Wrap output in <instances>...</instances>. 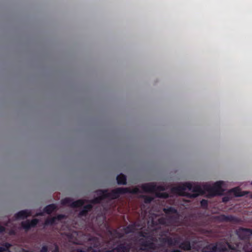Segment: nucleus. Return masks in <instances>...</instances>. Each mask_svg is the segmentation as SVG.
<instances>
[{"label":"nucleus","instance_id":"nucleus-2","mask_svg":"<svg viewBox=\"0 0 252 252\" xmlns=\"http://www.w3.org/2000/svg\"><path fill=\"white\" fill-rule=\"evenodd\" d=\"M139 192V189L137 187L133 189L119 188L110 192L107 190H100L97 191V194L98 195V197L92 200V202L94 203H98L101 202L104 199L117 198L121 194H124L127 192L138 193Z\"/></svg>","mask_w":252,"mask_h":252},{"label":"nucleus","instance_id":"nucleus-17","mask_svg":"<svg viewBox=\"0 0 252 252\" xmlns=\"http://www.w3.org/2000/svg\"><path fill=\"white\" fill-rule=\"evenodd\" d=\"M9 247H10V245L8 243H6L2 247H0V252H2L4 251H5V252H6V251L8 249Z\"/></svg>","mask_w":252,"mask_h":252},{"label":"nucleus","instance_id":"nucleus-3","mask_svg":"<svg viewBox=\"0 0 252 252\" xmlns=\"http://www.w3.org/2000/svg\"><path fill=\"white\" fill-rule=\"evenodd\" d=\"M142 190L145 192H154L158 197L167 198L169 196L166 192H158L160 191H163L166 189L164 185H157L155 183L145 184L141 186Z\"/></svg>","mask_w":252,"mask_h":252},{"label":"nucleus","instance_id":"nucleus-21","mask_svg":"<svg viewBox=\"0 0 252 252\" xmlns=\"http://www.w3.org/2000/svg\"><path fill=\"white\" fill-rule=\"evenodd\" d=\"M229 200V198L227 196H225L223 197L222 201L223 202H227Z\"/></svg>","mask_w":252,"mask_h":252},{"label":"nucleus","instance_id":"nucleus-8","mask_svg":"<svg viewBox=\"0 0 252 252\" xmlns=\"http://www.w3.org/2000/svg\"><path fill=\"white\" fill-rule=\"evenodd\" d=\"M38 223L37 219H33L31 221L27 220L22 222V226L25 229H28L32 227H33Z\"/></svg>","mask_w":252,"mask_h":252},{"label":"nucleus","instance_id":"nucleus-7","mask_svg":"<svg viewBox=\"0 0 252 252\" xmlns=\"http://www.w3.org/2000/svg\"><path fill=\"white\" fill-rule=\"evenodd\" d=\"M237 234L241 239L247 238L250 234H252L251 230L245 228H240L237 231Z\"/></svg>","mask_w":252,"mask_h":252},{"label":"nucleus","instance_id":"nucleus-27","mask_svg":"<svg viewBox=\"0 0 252 252\" xmlns=\"http://www.w3.org/2000/svg\"><path fill=\"white\" fill-rule=\"evenodd\" d=\"M14 233V231L13 230H11L9 232V234H12Z\"/></svg>","mask_w":252,"mask_h":252},{"label":"nucleus","instance_id":"nucleus-4","mask_svg":"<svg viewBox=\"0 0 252 252\" xmlns=\"http://www.w3.org/2000/svg\"><path fill=\"white\" fill-rule=\"evenodd\" d=\"M165 213L167 215V217L168 218L167 222L165 219L161 218L158 219L159 223L165 224L167 225L174 224V221L176 219V217L178 215L177 211L172 207H170L167 209H164Z\"/></svg>","mask_w":252,"mask_h":252},{"label":"nucleus","instance_id":"nucleus-12","mask_svg":"<svg viewBox=\"0 0 252 252\" xmlns=\"http://www.w3.org/2000/svg\"><path fill=\"white\" fill-rule=\"evenodd\" d=\"M57 208V206L54 204H50L48 206H47L44 209V212L45 213H46L48 214L51 213L52 212H53L54 210H55Z\"/></svg>","mask_w":252,"mask_h":252},{"label":"nucleus","instance_id":"nucleus-6","mask_svg":"<svg viewBox=\"0 0 252 252\" xmlns=\"http://www.w3.org/2000/svg\"><path fill=\"white\" fill-rule=\"evenodd\" d=\"M70 199L69 198H65L62 200V204L63 205L69 204L71 207H81L85 205V202L83 200H78L76 201L70 203Z\"/></svg>","mask_w":252,"mask_h":252},{"label":"nucleus","instance_id":"nucleus-22","mask_svg":"<svg viewBox=\"0 0 252 252\" xmlns=\"http://www.w3.org/2000/svg\"><path fill=\"white\" fill-rule=\"evenodd\" d=\"M53 252H59V249H58L57 246L55 245V250Z\"/></svg>","mask_w":252,"mask_h":252},{"label":"nucleus","instance_id":"nucleus-24","mask_svg":"<svg viewBox=\"0 0 252 252\" xmlns=\"http://www.w3.org/2000/svg\"><path fill=\"white\" fill-rule=\"evenodd\" d=\"M171 252H180V251H179L178 250H175L172 251Z\"/></svg>","mask_w":252,"mask_h":252},{"label":"nucleus","instance_id":"nucleus-9","mask_svg":"<svg viewBox=\"0 0 252 252\" xmlns=\"http://www.w3.org/2000/svg\"><path fill=\"white\" fill-rule=\"evenodd\" d=\"M31 211L28 210H22L18 212L15 215L16 219H21L30 216L31 215Z\"/></svg>","mask_w":252,"mask_h":252},{"label":"nucleus","instance_id":"nucleus-30","mask_svg":"<svg viewBox=\"0 0 252 252\" xmlns=\"http://www.w3.org/2000/svg\"><path fill=\"white\" fill-rule=\"evenodd\" d=\"M251 185H252V183H251Z\"/></svg>","mask_w":252,"mask_h":252},{"label":"nucleus","instance_id":"nucleus-20","mask_svg":"<svg viewBox=\"0 0 252 252\" xmlns=\"http://www.w3.org/2000/svg\"><path fill=\"white\" fill-rule=\"evenodd\" d=\"M47 251V248L46 246H43L41 250V252H46Z\"/></svg>","mask_w":252,"mask_h":252},{"label":"nucleus","instance_id":"nucleus-15","mask_svg":"<svg viewBox=\"0 0 252 252\" xmlns=\"http://www.w3.org/2000/svg\"><path fill=\"white\" fill-rule=\"evenodd\" d=\"M180 247L185 250H189L190 249V245L188 241H186L180 245Z\"/></svg>","mask_w":252,"mask_h":252},{"label":"nucleus","instance_id":"nucleus-28","mask_svg":"<svg viewBox=\"0 0 252 252\" xmlns=\"http://www.w3.org/2000/svg\"><path fill=\"white\" fill-rule=\"evenodd\" d=\"M145 246L146 247H152V245H150V246L147 244H145Z\"/></svg>","mask_w":252,"mask_h":252},{"label":"nucleus","instance_id":"nucleus-29","mask_svg":"<svg viewBox=\"0 0 252 252\" xmlns=\"http://www.w3.org/2000/svg\"><path fill=\"white\" fill-rule=\"evenodd\" d=\"M226 245H227V246L229 248H230V245H228V244H226Z\"/></svg>","mask_w":252,"mask_h":252},{"label":"nucleus","instance_id":"nucleus-13","mask_svg":"<svg viewBox=\"0 0 252 252\" xmlns=\"http://www.w3.org/2000/svg\"><path fill=\"white\" fill-rule=\"evenodd\" d=\"M117 180L118 184L125 185L126 184V177L124 174L118 175L117 177Z\"/></svg>","mask_w":252,"mask_h":252},{"label":"nucleus","instance_id":"nucleus-11","mask_svg":"<svg viewBox=\"0 0 252 252\" xmlns=\"http://www.w3.org/2000/svg\"><path fill=\"white\" fill-rule=\"evenodd\" d=\"M230 194H233L235 197L242 196L244 195L243 192H242L239 188H234L229 190Z\"/></svg>","mask_w":252,"mask_h":252},{"label":"nucleus","instance_id":"nucleus-25","mask_svg":"<svg viewBox=\"0 0 252 252\" xmlns=\"http://www.w3.org/2000/svg\"><path fill=\"white\" fill-rule=\"evenodd\" d=\"M169 243L171 245H175L176 244V242H169Z\"/></svg>","mask_w":252,"mask_h":252},{"label":"nucleus","instance_id":"nucleus-23","mask_svg":"<svg viewBox=\"0 0 252 252\" xmlns=\"http://www.w3.org/2000/svg\"><path fill=\"white\" fill-rule=\"evenodd\" d=\"M4 230V228L3 227L0 226V232H1Z\"/></svg>","mask_w":252,"mask_h":252},{"label":"nucleus","instance_id":"nucleus-26","mask_svg":"<svg viewBox=\"0 0 252 252\" xmlns=\"http://www.w3.org/2000/svg\"><path fill=\"white\" fill-rule=\"evenodd\" d=\"M243 249H244V250L245 252H252V250L250 252H248V251H247L246 250V248H245V247H244Z\"/></svg>","mask_w":252,"mask_h":252},{"label":"nucleus","instance_id":"nucleus-1","mask_svg":"<svg viewBox=\"0 0 252 252\" xmlns=\"http://www.w3.org/2000/svg\"><path fill=\"white\" fill-rule=\"evenodd\" d=\"M225 183L218 181L213 185L210 183L200 184L198 183H185L171 189L173 195L186 196L189 197H195L200 194H206L209 196L222 195L223 187Z\"/></svg>","mask_w":252,"mask_h":252},{"label":"nucleus","instance_id":"nucleus-14","mask_svg":"<svg viewBox=\"0 0 252 252\" xmlns=\"http://www.w3.org/2000/svg\"><path fill=\"white\" fill-rule=\"evenodd\" d=\"M92 208V206L91 204H87L84 206L83 209L79 213V216H82L86 214V213Z\"/></svg>","mask_w":252,"mask_h":252},{"label":"nucleus","instance_id":"nucleus-16","mask_svg":"<svg viewBox=\"0 0 252 252\" xmlns=\"http://www.w3.org/2000/svg\"><path fill=\"white\" fill-rule=\"evenodd\" d=\"M134 225H129L125 229V232L126 233H129L133 232L134 231Z\"/></svg>","mask_w":252,"mask_h":252},{"label":"nucleus","instance_id":"nucleus-10","mask_svg":"<svg viewBox=\"0 0 252 252\" xmlns=\"http://www.w3.org/2000/svg\"><path fill=\"white\" fill-rule=\"evenodd\" d=\"M64 217V216L63 215H58L57 217H53L50 219H47L45 221V224H53L54 223H57V221H59L61 220Z\"/></svg>","mask_w":252,"mask_h":252},{"label":"nucleus","instance_id":"nucleus-18","mask_svg":"<svg viewBox=\"0 0 252 252\" xmlns=\"http://www.w3.org/2000/svg\"><path fill=\"white\" fill-rule=\"evenodd\" d=\"M201 206H203V207H205L207 206V201L206 200H202L201 201Z\"/></svg>","mask_w":252,"mask_h":252},{"label":"nucleus","instance_id":"nucleus-5","mask_svg":"<svg viewBox=\"0 0 252 252\" xmlns=\"http://www.w3.org/2000/svg\"><path fill=\"white\" fill-rule=\"evenodd\" d=\"M226 249V246L220 248V245L210 244L203 250V252H221L224 251Z\"/></svg>","mask_w":252,"mask_h":252},{"label":"nucleus","instance_id":"nucleus-19","mask_svg":"<svg viewBox=\"0 0 252 252\" xmlns=\"http://www.w3.org/2000/svg\"><path fill=\"white\" fill-rule=\"evenodd\" d=\"M152 200V198L150 197H146L145 198V203H149Z\"/></svg>","mask_w":252,"mask_h":252}]
</instances>
